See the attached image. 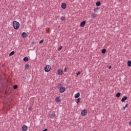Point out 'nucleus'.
I'll use <instances>...</instances> for the list:
<instances>
[{
	"mask_svg": "<svg viewBox=\"0 0 131 131\" xmlns=\"http://www.w3.org/2000/svg\"><path fill=\"white\" fill-rule=\"evenodd\" d=\"M13 27L14 29H18L19 27H20V23L17 21H13Z\"/></svg>",
	"mask_w": 131,
	"mask_h": 131,
	"instance_id": "nucleus-1",
	"label": "nucleus"
},
{
	"mask_svg": "<svg viewBox=\"0 0 131 131\" xmlns=\"http://www.w3.org/2000/svg\"><path fill=\"white\" fill-rule=\"evenodd\" d=\"M44 70L45 72H50V70H51V66L50 65H47L45 67Z\"/></svg>",
	"mask_w": 131,
	"mask_h": 131,
	"instance_id": "nucleus-2",
	"label": "nucleus"
},
{
	"mask_svg": "<svg viewBox=\"0 0 131 131\" xmlns=\"http://www.w3.org/2000/svg\"><path fill=\"white\" fill-rule=\"evenodd\" d=\"M81 114L82 116H85L88 114V111L86 110H83L81 112Z\"/></svg>",
	"mask_w": 131,
	"mask_h": 131,
	"instance_id": "nucleus-3",
	"label": "nucleus"
},
{
	"mask_svg": "<svg viewBox=\"0 0 131 131\" xmlns=\"http://www.w3.org/2000/svg\"><path fill=\"white\" fill-rule=\"evenodd\" d=\"M59 90V93H60V94H63V93L65 92L64 87H61Z\"/></svg>",
	"mask_w": 131,
	"mask_h": 131,
	"instance_id": "nucleus-4",
	"label": "nucleus"
},
{
	"mask_svg": "<svg viewBox=\"0 0 131 131\" xmlns=\"http://www.w3.org/2000/svg\"><path fill=\"white\" fill-rule=\"evenodd\" d=\"M57 74L58 75H63V71L62 70H57Z\"/></svg>",
	"mask_w": 131,
	"mask_h": 131,
	"instance_id": "nucleus-5",
	"label": "nucleus"
},
{
	"mask_svg": "<svg viewBox=\"0 0 131 131\" xmlns=\"http://www.w3.org/2000/svg\"><path fill=\"white\" fill-rule=\"evenodd\" d=\"M21 36L23 38H26L27 37V34L26 32H23L21 34Z\"/></svg>",
	"mask_w": 131,
	"mask_h": 131,
	"instance_id": "nucleus-6",
	"label": "nucleus"
},
{
	"mask_svg": "<svg viewBox=\"0 0 131 131\" xmlns=\"http://www.w3.org/2000/svg\"><path fill=\"white\" fill-rule=\"evenodd\" d=\"M28 128V127H27V126L23 125V127H22V130L23 131H26V130H27Z\"/></svg>",
	"mask_w": 131,
	"mask_h": 131,
	"instance_id": "nucleus-7",
	"label": "nucleus"
},
{
	"mask_svg": "<svg viewBox=\"0 0 131 131\" xmlns=\"http://www.w3.org/2000/svg\"><path fill=\"white\" fill-rule=\"evenodd\" d=\"M84 25H85V20L81 22L80 23V27H84Z\"/></svg>",
	"mask_w": 131,
	"mask_h": 131,
	"instance_id": "nucleus-8",
	"label": "nucleus"
},
{
	"mask_svg": "<svg viewBox=\"0 0 131 131\" xmlns=\"http://www.w3.org/2000/svg\"><path fill=\"white\" fill-rule=\"evenodd\" d=\"M56 118V114L53 113L50 115V118L52 119H54V118Z\"/></svg>",
	"mask_w": 131,
	"mask_h": 131,
	"instance_id": "nucleus-9",
	"label": "nucleus"
},
{
	"mask_svg": "<svg viewBox=\"0 0 131 131\" xmlns=\"http://www.w3.org/2000/svg\"><path fill=\"white\" fill-rule=\"evenodd\" d=\"M126 100H127V97L124 96L121 99V102H125Z\"/></svg>",
	"mask_w": 131,
	"mask_h": 131,
	"instance_id": "nucleus-10",
	"label": "nucleus"
},
{
	"mask_svg": "<svg viewBox=\"0 0 131 131\" xmlns=\"http://www.w3.org/2000/svg\"><path fill=\"white\" fill-rule=\"evenodd\" d=\"M61 8H62V9H66V4L63 3V4L61 5Z\"/></svg>",
	"mask_w": 131,
	"mask_h": 131,
	"instance_id": "nucleus-11",
	"label": "nucleus"
},
{
	"mask_svg": "<svg viewBox=\"0 0 131 131\" xmlns=\"http://www.w3.org/2000/svg\"><path fill=\"white\" fill-rule=\"evenodd\" d=\"M121 95V93L119 92L116 94V97H117V98H119V97H120Z\"/></svg>",
	"mask_w": 131,
	"mask_h": 131,
	"instance_id": "nucleus-12",
	"label": "nucleus"
},
{
	"mask_svg": "<svg viewBox=\"0 0 131 131\" xmlns=\"http://www.w3.org/2000/svg\"><path fill=\"white\" fill-rule=\"evenodd\" d=\"M28 60H29V58H28V57H26L24 58V62H27Z\"/></svg>",
	"mask_w": 131,
	"mask_h": 131,
	"instance_id": "nucleus-13",
	"label": "nucleus"
},
{
	"mask_svg": "<svg viewBox=\"0 0 131 131\" xmlns=\"http://www.w3.org/2000/svg\"><path fill=\"white\" fill-rule=\"evenodd\" d=\"M79 96H80V94L79 93H77L75 95V98H79Z\"/></svg>",
	"mask_w": 131,
	"mask_h": 131,
	"instance_id": "nucleus-14",
	"label": "nucleus"
},
{
	"mask_svg": "<svg viewBox=\"0 0 131 131\" xmlns=\"http://www.w3.org/2000/svg\"><path fill=\"white\" fill-rule=\"evenodd\" d=\"M55 101L56 102H60V101H61V99H60L59 97H56Z\"/></svg>",
	"mask_w": 131,
	"mask_h": 131,
	"instance_id": "nucleus-15",
	"label": "nucleus"
},
{
	"mask_svg": "<svg viewBox=\"0 0 131 131\" xmlns=\"http://www.w3.org/2000/svg\"><path fill=\"white\" fill-rule=\"evenodd\" d=\"M96 6H97V7H100L101 6V2H97L96 3Z\"/></svg>",
	"mask_w": 131,
	"mask_h": 131,
	"instance_id": "nucleus-16",
	"label": "nucleus"
},
{
	"mask_svg": "<svg viewBox=\"0 0 131 131\" xmlns=\"http://www.w3.org/2000/svg\"><path fill=\"white\" fill-rule=\"evenodd\" d=\"M14 54H15V52L14 51H12L9 54V57H11V56H13V55H14Z\"/></svg>",
	"mask_w": 131,
	"mask_h": 131,
	"instance_id": "nucleus-17",
	"label": "nucleus"
},
{
	"mask_svg": "<svg viewBox=\"0 0 131 131\" xmlns=\"http://www.w3.org/2000/svg\"><path fill=\"white\" fill-rule=\"evenodd\" d=\"M57 88L58 89H61V88H62V84L61 83H58V85H57Z\"/></svg>",
	"mask_w": 131,
	"mask_h": 131,
	"instance_id": "nucleus-18",
	"label": "nucleus"
},
{
	"mask_svg": "<svg viewBox=\"0 0 131 131\" xmlns=\"http://www.w3.org/2000/svg\"><path fill=\"white\" fill-rule=\"evenodd\" d=\"M127 66L128 67H130V66H131V61L130 60L128 61Z\"/></svg>",
	"mask_w": 131,
	"mask_h": 131,
	"instance_id": "nucleus-19",
	"label": "nucleus"
},
{
	"mask_svg": "<svg viewBox=\"0 0 131 131\" xmlns=\"http://www.w3.org/2000/svg\"><path fill=\"white\" fill-rule=\"evenodd\" d=\"M94 11L95 13L98 12V11H99V8H94Z\"/></svg>",
	"mask_w": 131,
	"mask_h": 131,
	"instance_id": "nucleus-20",
	"label": "nucleus"
},
{
	"mask_svg": "<svg viewBox=\"0 0 131 131\" xmlns=\"http://www.w3.org/2000/svg\"><path fill=\"white\" fill-rule=\"evenodd\" d=\"M25 69H28L29 68V64H26L25 65Z\"/></svg>",
	"mask_w": 131,
	"mask_h": 131,
	"instance_id": "nucleus-21",
	"label": "nucleus"
},
{
	"mask_svg": "<svg viewBox=\"0 0 131 131\" xmlns=\"http://www.w3.org/2000/svg\"><path fill=\"white\" fill-rule=\"evenodd\" d=\"M101 53L102 54H105V53H106V49H102L101 51Z\"/></svg>",
	"mask_w": 131,
	"mask_h": 131,
	"instance_id": "nucleus-22",
	"label": "nucleus"
},
{
	"mask_svg": "<svg viewBox=\"0 0 131 131\" xmlns=\"http://www.w3.org/2000/svg\"><path fill=\"white\" fill-rule=\"evenodd\" d=\"M92 17H93V18H96V17H97V14L93 13L92 14Z\"/></svg>",
	"mask_w": 131,
	"mask_h": 131,
	"instance_id": "nucleus-23",
	"label": "nucleus"
},
{
	"mask_svg": "<svg viewBox=\"0 0 131 131\" xmlns=\"http://www.w3.org/2000/svg\"><path fill=\"white\" fill-rule=\"evenodd\" d=\"M18 88V85H14L13 86L14 90H16V89Z\"/></svg>",
	"mask_w": 131,
	"mask_h": 131,
	"instance_id": "nucleus-24",
	"label": "nucleus"
},
{
	"mask_svg": "<svg viewBox=\"0 0 131 131\" xmlns=\"http://www.w3.org/2000/svg\"><path fill=\"white\" fill-rule=\"evenodd\" d=\"M65 19V16H61V20H62V21H64Z\"/></svg>",
	"mask_w": 131,
	"mask_h": 131,
	"instance_id": "nucleus-25",
	"label": "nucleus"
},
{
	"mask_svg": "<svg viewBox=\"0 0 131 131\" xmlns=\"http://www.w3.org/2000/svg\"><path fill=\"white\" fill-rule=\"evenodd\" d=\"M80 102V98H78L76 101L77 104H78Z\"/></svg>",
	"mask_w": 131,
	"mask_h": 131,
	"instance_id": "nucleus-26",
	"label": "nucleus"
},
{
	"mask_svg": "<svg viewBox=\"0 0 131 131\" xmlns=\"http://www.w3.org/2000/svg\"><path fill=\"white\" fill-rule=\"evenodd\" d=\"M128 106V104H126L123 107V109H125Z\"/></svg>",
	"mask_w": 131,
	"mask_h": 131,
	"instance_id": "nucleus-27",
	"label": "nucleus"
},
{
	"mask_svg": "<svg viewBox=\"0 0 131 131\" xmlns=\"http://www.w3.org/2000/svg\"><path fill=\"white\" fill-rule=\"evenodd\" d=\"M42 42H43V39H42V40H40L39 41V43H42Z\"/></svg>",
	"mask_w": 131,
	"mask_h": 131,
	"instance_id": "nucleus-28",
	"label": "nucleus"
},
{
	"mask_svg": "<svg viewBox=\"0 0 131 131\" xmlns=\"http://www.w3.org/2000/svg\"><path fill=\"white\" fill-rule=\"evenodd\" d=\"M62 50V46H60L59 48L58 49V51H61Z\"/></svg>",
	"mask_w": 131,
	"mask_h": 131,
	"instance_id": "nucleus-29",
	"label": "nucleus"
},
{
	"mask_svg": "<svg viewBox=\"0 0 131 131\" xmlns=\"http://www.w3.org/2000/svg\"><path fill=\"white\" fill-rule=\"evenodd\" d=\"M80 73H81L80 72H78L76 74L77 76L80 75Z\"/></svg>",
	"mask_w": 131,
	"mask_h": 131,
	"instance_id": "nucleus-30",
	"label": "nucleus"
},
{
	"mask_svg": "<svg viewBox=\"0 0 131 131\" xmlns=\"http://www.w3.org/2000/svg\"><path fill=\"white\" fill-rule=\"evenodd\" d=\"M66 71H67V69L65 68L64 69V72H66Z\"/></svg>",
	"mask_w": 131,
	"mask_h": 131,
	"instance_id": "nucleus-31",
	"label": "nucleus"
},
{
	"mask_svg": "<svg viewBox=\"0 0 131 131\" xmlns=\"http://www.w3.org/2000/svg\"><path fill=\"white\" fill-rule=\"evenodd\" d=\"M42 131H48V129L45 128L44 130H42Z\"/></svg>",
	"mask_w": 131,
	"mask_h": 131,
	"instance_id": "nucleus-32",
	"label": "nucleus"
},
{
	"mask_svg": "<svg viewBox=\"0 0 131 131\" xmlns=\"http://www.w3.org/2000/svg\"><path fill=\"white\" fill-rule=\"evenodd\" d=\"M111 66H110L109 67H108V69H111Z\"/></svg>",
	"mask_w": 131,
	"mask_h": 131,
	"instance_id": "nucleus-33",
	"label": "nucleus"
},
{
	"mask_svg": "<svg viewBox=\"0 0 131 131\" xmlns=\"http://www.w3.org/2000/svg\"><path fill=\"white\" fill-rule=\"evenodd\" d=\"M129 125H131V122H129Z\"/></svg>",
	"mask_w": 131,
	"mask_h": 131,
	"instance_id": "nucleus-34",
	"label": "nucleus"
},
{
	"mask_svg": "<svg viewBox=\"0 0 131 131\" xmlns=\"http://www.w3.org/2000/svg\"><path fill=\"white\" fill-rule=\"evenodd\" d=\"M29 110H30V111L31 110V107H29Z\"/></svg>",
	"mask_w": 131,
	"mask_h": 131,
	"instance_id": "nucleus-35",
	"label": "nucleus"
}]
</instances>
